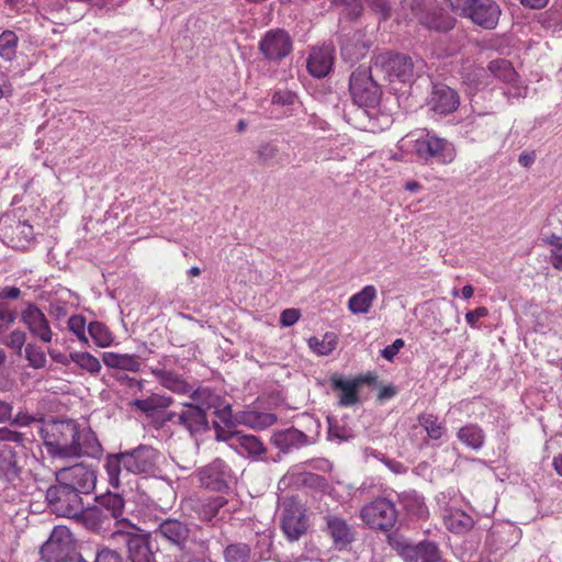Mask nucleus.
Returning <instances> with one entry per match:
<instances>
[{"mask_svg":"<svg viewBox=\"0 0 562 562\" xmlns=\"http://www.w3.org/2000/svg\"><path fill=\"white\" fill-rule=\"evenodd\" d=\"M47 453L55 459L79 458V425L72 419L44 422L40 428Z\"/></svg>","mask_w":562,"mask_h":562,"instance_id":"obj_1","label":"nucleus"},{"mask_svg":"<svg viewBox=\"0 0 562 562\" xmlns=\"http://www.w3.org/2000/svg\"><path fill=\"white\" fill-rule=\"evenodd\" d=\"M155 537L176 547L181 553H190L196 549L198 553H206L210 548L207 539L192 537L190 525L177 518L161 519L154 531Z\"/></svg>","mask_w":562,"mask_h":562,"instance_id":"obj_2","label":"nucleus"},{"mask_svg":"<svg viewBox=\"0 0 562 562\" xmlns=\"http://www.w3.org/2000/svg\"><path fill=\"white\" fill-rule=\"evenodd\" d=\"M359 516L368 528L389 532L396 526L398 510L392 501L378 496L361 507Z\"/></svg>","mask_w":562,"mask_h":562,"instance_id":"obj_3","label":"nucleus"},{"mask_svg":"<svg viewBox=\"0 0 562 562\" xmlns=\"http://www.w3.org/2000/svg\"><path fill=\"white\" fill-rule=\"evenodd\" d=\"M422 64V60H414L409 55L385 52L376 56L374 68L381 70L391 82H411Z\"/></svg>","mask_w":562,"mask_h":562,"instance_id":"obj_4","label":"nucleus"},{"mask_svg":"<svg viewBox=\"0 0 562 562\" xmlns=\"http://www.w3.org/2000/svg\"><path fill=\"white\" fill-rule=\"evenodd\" d=\"M45 498L50 512L59 517L78 518L85 509L82 496L56 481L47 488Z\"/></svg>","mask_w":562,"mask_h":562,"instance_id":"obj_5","label":"nucleus"},{"mask_svg":"<svg viewBox=\"0 0 562 562\" xmlns=\"http://www.w3.org/2000/svg\"><path fill=\"white\" fill-rule=\"evenodd\" d=\"M280 527L289 541H297L308 528L306 510L297 497H284L280 503Z\"/></svg>","mask_w":562,"mask_h":562,"instance_id":"obj_6","label":"nucleus"},{"mask_svg":"<svg viewBox=\"0 0 562 562\" xmlns=\"http://www.w3.org/2000/svg\"><path fill=\"white\" fill-rule=\"evenodd\" d=\"M161 422H170L172 425L187 430L191 436L209 429L207 414L188 402L182 403L179 411L165 413Z\"/></svg>","mask_w":562,"mask_h":562,"instance_id":"obj_7","label":"nucleus"},{"mask_svg":"<svg viewBox=\"0 0 562 562\" xmlns=\"http://www.w3.org/2000/svg\"><path fill=\"white\" fill-rule=\"evenodd\" d=\"M349 90L353 101L360 106H373L380 101V87L368 68H358L351 74Z\"/></svg>","mask_w":562,"mask_h":562,"instance_id":"obj_8","label":"nucleus"},{"mask_svg":"<svg viewBox=\"0 0 562 562\" xmlns=\"http://www.w3.org/2000/svg\"><path fill=\"white\" fill-rule=\"evenodd\" d=\"M55 481L81 496L90 494L94 490L97 475L92 468L78 463L56 471Z\"/></svg>","mask_w":562,"mask_h":562,"instance_id":"obj_9","label":"nucleus"},{"mask_svg":"<svg viewBox=\"0 0 562 562\" xmlns=\"http://www.w3.org/2000/svg\"><path fill=\"white\" fill-rule=\"evenodd\" d=\"M72 552H75L72 533L65 526H56L40 548L41 560L44 562H58Z\"/></svg>","mask_w":562,"mask_h":562,"instance_id":"obj_10","label":"nucleus"},{"mask_svg":"<svg viewBox=\"0 0 562 562\" xmlns=\"http://www.w3.org/2000/svg\"><path fill=\"white\" fill-rule=\"evenodd\" d=\"M196 477L202 487L224 493L229 490L233 474L227 463L221 459H215L211 463L200 468L196 471Z\"/></svg>","mask_w":562,"mask_h":562,"instance_id":"obj_11","label":"nucleus"},{"mask_svg":"<svg viewBox=\"0 0 562 562\" xmlns=\"http://www.w3.org/2000/svg\"><path fill=\"white\" fill-rule=\"evenodd\" d=\"M459 15L485 30H493L498 23L501 8L494 0H468Z\"/></svg>","mask_w":562,"mask_h":562,"instance_id":"obj_12","label":"nucleus"},{"mask_svg":"<svg viewBox=\"0 0 562 562\" xmlns=\"http://www.w3.org/2000/svg\"><path fill=\"white\" fill-rule=\"evenodd\" d=\"M0 238L12 248H25L33 238V227L26 222L1 217Z\"/></svg>","mask_w":562,"mask_h":562,"instance_id":"obj_13","label":"nucleus"},{"mask_svg":"<svg viewBox=\"0 0 562 562\" xmlns=\"http://www.w3.org/2000/svg\"><path fill=\"white\" fill-rule=\"evenodd\" d=\"M124 452L126 459L124 465H126L127 462V468H130L132 474L150 475L157 471L158 451L153 447L140 445L135 449Z\"/></svg>","mask_w":562,"mask_h":562,"instance_id":"obj_14","label":"nucleus"},{"mask_svg":"<svg viewBox=\"0 0 562 562\" xmlns=\"http://www.w3.org/2000/svg\"><path fill=\"white\" fill-rule=\"evenodd\" d=\"M259 49L266 58L280 60L291 53L292 40L284 30H270L260 41Z\"/></svg>","mask_w":562,"mask_h":562,"instance_id":"obj_15","label":"nucleus"},{"mask_svg":"<svg viewBox=\"0 0 562 562\" xmlns=\"http://www.w3.org/2000/svg\"><path fill=\"white\" fill-rule=\"evenodd\" d=\"M138 530H116L115 535L122 537L127 548L130 562H157L150 543Z\"/></svg>","mask_w":562,"mask_h":562,"instance_id":"obj_16","label":"nucleus"},{"mask_svg":"<svg viewBox=\"0 0 562 562\" xmlns=\"http://www.w3.org/2000/svg\"><path fill=\"white\" fill-rule=\"evenodd\" d=\"M21 321L26 326L31 335L43 342H50L53 330L49 322L42 310L34 303H27L21 313Z\"/></svg>","mask_w":562,"mask_h":562,"instance_id":"obj_17","label":"nucleus"},{"mask_svg":"<svg viewBox=\"0 0 562 562\" xmlns=\"http://www.w3.org/2000/svg\"><path fill=\"white\" fill-rule=\"evenodd\" d=\"M449 143L445 138H440L429 133L425 137L418 138L414 145V151L419 159L428 162L436 160L437 162H447L446 151Z\"/></svg>","mask_w":562,"mask_h":562,"instance_id":"obj_18","label":"nucleus"},{"mask_svg":"<svg viewBox=\"0 0 562 562\" xmlns=\"http://www.w3.org/2000/svg\"><path fill=\"white\" fill-rule=\"evenodd\" d=\"M429 109L439 114H448L457 110L459 105L458 93L443 83H436L428 98Z\"/></svg>","mask_w":562,"mask_h":562,"instance_id":"obj_19","label":"nucleus"},{"mask_svg":"<svg viewBox=\"0 0 562 562\" xmlns=\"http://www.w3.org/2000/svg\"><path fill=\"white\" fill-rule=\"evenodd\" d=\"M97 504L116 521V525L122 528L121 530H138L128 519L123 518L125 501L121 494L108 492L97 497Z\"/></svg>","mask_w":562,"mask_h":562,"instance_id":"obj_20","label":"nucleus"},{"mask_svg":"<svg viewBox=\"0 0 562 562\" xmlns=\"http://www.w3.org/2000/svg\"><path fill=\"white\" fill-rule=\"evenodd\" d=\"M370 48V42L366 40L364 33L355 31L346 34L341 41L340 53L345 61L353 65L366 57Z\"/></svg>","mask_w":562,"mask_h":562,"instance_id":"obj_21","label":"nucleus"},{"mask_svg":"<svg viewBox=\"0 0 562 562\" xmlns=\"http://www.w3.org/2000/svg\"><path fill=\"white\" fill-rule=\"evenodd\" d=\"M334 65V48L331 46L313 47L307 58L308 72L316 78L329 74Z\"/></svg>","mask_w":562,"mask_h":562,"instance_id":"obj_22","label":"nucleus"},{"mask_svg":"<svg viewBox=\"0 0 562 562\" xmlns=\"http://www.w3.org/2000/svg\"><path fill=\"white\" fill-rule=\"evenodd\" d=\"M125 452L108 454L104 461V470L108 474V482L113 488H119L132 474L127 464L124 465Z\"/></svg>","mask_w":562,"mask_h":562,"instance_id":"obj_23","label":"nucleus"},{"mask_svg":"<svg viewBox=\"0 0 562 562\" xmlns=\"http://www.w3.org/2000/svg\"><path fill=\"white\" fill-rule=\"evenodd\" d=\"M189 502L198 518L213 526L220 510L227 504V499L223 496L191 498Z\"/></svg>","mask_w":562,"mask_h":562,"instance_id":"obj_24","label":"nucleus"},{"mask_svg":"<svg viewBox=\"0 0 562 562\" xmlns=\"http://www.w3.org/2000/svg\"><path fill=\"white\" fill-rule=\"evenodd\" d=\"M330 384L333 390L340 392L338 401L340 406H352L360 402L359 385L355 379L348 380L339 374H334L330 376Z\"/></svg>","mask_w":562,"mask_h":562,"instance_id":"obj_25","label":"nucleus"},{"mask_svg":"<svg viewBox=\"0 0 562 562\" xmlns=\"http://www.w3.org/2000/svg\"><path fill=\"white\" fill-rule=\"evenodd\" d=\"M418 20L425 27L437 32H448L456 24V20L452 16L437 8H431L420 13Z\"/></svg>","mask_w":562,"mask_h":562,"instance_id":"obj_26","label":"nucleus"},{"mask_svg":"<svg viewBox=\"0 0 562 562\" xmlns=\"http://www.w3.org/2000/svg\"><path fill=\"white\" fill-rule=\"evenodd\" d=\"M150 372L165 389H168L173 393L189 394L192 391V385H190L186 379L177 372L158 367L151 368Z\"/></svg>","mask_w":562,"mask_h":562,"instance_id":"obj_27","label":"nucleus"},{"mask_svg":"<svg viewBox=\"0 0 562 562\" xmlns=\"http://www.w3.org/2000/svg\"><path fill=\"white\" fill-rule=\"evenodd\" d=\"M325 521L327 531L336 546L346 547L353 541L352 528L344 518L326 515Z\"/></svg>","mask_w":562,"mask_h":562,"instance_id":"obj_28","label":"nucleus"},{"mask_svg":"<svg viewBox=\"0 0 562 562\" xmlns=\"http://www.w3.org/2000/svg\"><path fill=\"white\" fill-rule=\"evenodd\" d=\"M271 442L280 449V451L286 453L292 448H299L307 442V436L294 428H288L284 430L274 431L271 437Z\"/></svg>","mask_w":562,"mask_h":562,"instance_id":"obj_29","label":"nucleus"},{"mask_svg":"<svg viewBox=\"0 0 562 562\" xmlns=\"http://www.w3.org/2000/svg\"><path fill=\"white\" fill-rule=\"evenodd\" d=\"M241 425L256 430H263L277 423L278 417L273 413H262L257 411L241 412L236 417Z\"/></svg>","mask_w":562,"mask_h":562,"instance_id":"obj_30","label":"nucleus"},{"mask_svg":"<svg viewBox=\"0 0 562 562\" xmlns=\"http://www.w3.org/2000/svg\"><path fill=\"white\" fill-rule=\"evenodd\" d=\"M102 360L106 367L112 369L131 372H138L140 370V362L134 355L104 352L102 355Z\"/></svg>","mask_w":562,"mask_h":562,"instance_id":"obj_31","label":"nucleus"},{"mask_svg":"<svg viewBox=\"0 0 562 562\" xmlns=\"http://www.w3.org/2000/svg\"><path fill=\"white\" fill-rule=\"evenodd\" d=\"M21 469L18 465L16 453L4 447L0 450V480L11 483L20 475Z\"/></svg>","mask_w":562,"mask_h":562,"instance_id":"obj_32","label":"nucleus"},{"mask_svg":"<svg viewBox=\"0 0 562 562\" xmlns=\"http://www.w3.org/2000/svg\"><path fill=\"white\" fill-rule=\"evenodd\" d=\"M375 297L376 289L373 285H366L349 299L348 308L353 314H367Z\"/></svg>","mask_w":562,"mask_h":562,"instance_id":"obj_33","label":"nucleus"},{"mask_svg":"<svg viewBox=\"0 0 562 562\" xmlns=\"http://www.w3.org/2000/svg\"><path fill=\"white\" fill-rule=\"evenodd\" d=\"M173 403L172 397L165 396L160 394H151L147 398L135 400L132 405L136 407L142 413L147 416H153V414L162 408L169 407Z\"/></svg>","mask_w":562,"mask_h":562,"instance_id":"obj_34","label":"nucleus"},{"mask_svg":"<svg viewBox=\"0 0 562 562\" xmlns=\"http://www.w3.org/2000/svg\"><path fill=\"white\" fill-rule=\"evenodd\" d=\"M77 445L80 448L79 458L82 456L95 458L102 451L101 443L91 429H79V438L77 440Z\"/></svg>","mask_w":562,"mask_h":562,"instance_id":"obj_35","label":"nucleus"},{"mask_svg":"<svg viewBox=\"0 0 562 562\" xmlns=\"http://www.w3.org/2000/svg\"><path fill=\"white\" fill-rule=\"evenodd\" d=\"M389 543L405 562H418L420 560L419 542L417 544H413L403 537H389Z\"/></svg>","mask_w":562,"mask_h":562,"instance_id":"obj_36","label":"nucleus"},{"mask_svg":"<svg viewBox=\"0 0 562 562\" xmlns=\"http://www.w3.org/2000/svg\"><path fill=\"white\" fill-rule=\"evenodd\" d=\"M458 438L468 447L477 450L482 448L485 435L477 425L469 424L459 429Z\"/></svg>","mask_w":562,"mask_h":562,"instance_id":"obj_37","label":"nucleus"},{"mask_svg":"<svg viewBox=\"0 0 562 562\" xmlns=\"http://www.w3.org/2000/svg\"><path fill=\"white\" fill-rule=\"evenodd\" d=\"M235 439L244 451L251 458H260L266 454L267 448L262 441L254 435L236 434Z\"/></svg>","mask_w":562,"mask_h":562,"instance_id":"obj_38","label":"nucleus"},{"mask_svg":"<svg viewBox=\"0 0 562 562\" xmlns=\"http://www.w3.org/2000/svg\"><path fill=\"white\" fill-rule=\"evenodd\" d=\"M190 398L192 402H188L189 404L196 405L200 407L204 413L207 412V409L212 407H216L218 396L215 395L210 389L207 387H198L193 389L189 393Z\"/></svg>","mask_w":562,"mask_h":562,"instance_id":"obj_39","label":"nucleus"},{"mask_svg":"<svg viewBox=\"0 0 562 562\" xmlns=\"http://www.w3.org/2000/svg\"><path fill=\"white\" fill-rule=\"evenodd\" d=\"M223 558L225 562H250L251 548L243 542L231 543L225 547Z\"/></svg>","mask_w":562,"mask_h":562,"instance_id":"obj_40","label":"nucleus"},{"mask_svg":"<svg viewBox=\"0 0 562 562\" xmlns=\"http://www.w3.org/2000/svg\"><path fill=\"white\" fill-rule=\"evenodd\" d=\"M446 526L449 530L461 533L469 531L473 527V519L464 512H456L446 517Z\"/></svg>","mask_w":562,"mask_h":562,"instance_id":"obj_41","label":"nucleus"},{"mask_svg":"<svg viewBox=\"0 0 562 562\" xmlns=\"http://www.w3.org/2000/svg\"><path fill=\"white\" fill-rule=\"evenodd\" d=\"M337 346V336L334 333H326L322 339L311 337L308 339V347L321 356L329 355Z\"/></svg>","mask_w":562,"mask_h":562,"instance_id":"obj_42","label":"nucleus"},{"mask_svg":"<svg viewBox=\"0 0 562 562\" xmlns=\"http://www.w3.org/2000/svg\"><path fill=\"white\" fill-rule=\"evenodd\" d=\"M487 68L495 77L504 82H513L517 77V72L512 64L506 59L492 60Z\"/></svg>","mask_w":562,"mask_h":562,"instance_id":"obj_43","label":"nucleus"},{"mask_svg":"<svg viewBox=\"0 0 562 562\" xmlns=\"http://www.w3.org/2000/svg\"><path fill=\"white\" fill-rule=\"evenodd\" d=\"M88 331L98 347H108L112 344L113 337L109 328L100 322H91Z\"/></svg>","mask_w":562,"mask_h":562,"instance_id":"obj_44","label":"nucleus"},{"mask_svg":"<svg viewBox=\"0 0 562 562\" xmlns=\"http://www.w3.org/2000/svg\"><path fill=\"white\" fill-rule=\"evenodd\" d=\"M19 38L12 31L0 34V56L5 60H12L16 54Z\"/></svg>","mask_w":562,"mask_h":562,"instance_id":"obj_45","label":"nucleus"},{"mask_svg":"<svg viewBox=\"0 0 562 562\" xmlns=\"http://www.w3.org/2000/svg\"><path fill=\"white\" fill-rule=\"evenodd\" d=\"M70 359L82 370L91 374H98L101 370L99 359L89 352H71Z\"/></svg>","mask_w":562,"mask_h":562,"instance_id":"obj_46","label":"nucleus"},{"mask_svg":"<svg viewBox=\"0 0 562 562\" xmlns=\"http://www.w3.org/2000/svg\"><path fill=\"white\" fill-rule=\"evenodd\" d=\"M328 436L339 441H347L355 437V431L346 422L328 418Z\"/></svg>","mask_w":562,"mask_h":562,"instance_id":"obj_47","label":"nucleus"},{"mask_svg":"<svg viewBox=\"0 0 562 562\" xmlns=\"http://www.w3.org/2000/svg\"><path fill=\"white\" fill-rule=\"evenodd\" d=\"M83 514L85 522L93 529H100L111 518L110 515L103 509L99 508V505L87 509Z\"/></svg>","mask_w":562,"mask_h":562,"instance_id":"obj_48","label":"nucleus"},{"mask_svg":"<svg viewBox=\"0 0 562 562\" xmlns=\"http://www.w3.org/2000/svg\"><path fill=\"white\" fill-rule=\"evenodd\" d=\"M420 426L424 427L427 435L431 439H439L443 434V427L438 422V417L432 414H422L418 416Z\"/></svg>","mask_w":562,"mask_h":562,"instance_id":"obj_49","label":"nucleus"},{"mask_svg":"<svg viewBox=\"0 0 562 562\" xmlns=\"http://www.w3.org/2000/svg\"><path fill=\"white\" fill-rule=\"evenodd\" d=\"M401 501L405 510L411 515L422 517L426 513L423 499L415 493L402 495Z\"/></svg>","mask_w":562,"mask_h":562,"instance_id":"obj_50","label":"nucleus"},{"mask_svg":"<svg viewBox=\"0 0 562 562\" xmlns=\"http://www.w3.org/2000/svg\"><path fill=\"white\" fill-rule=\"evenodd\" d=\"M419 554L422 562H446L438 546L432 541H420Z\"/></svg>","mask_w":562,"mask_h":562,"instance_id":"obj_51","label":"nucleus"},{"mask_svg":"<svg viewBox=\"0 0 562 562\" xmlns=\"http://www.w3.org/2000/svg\"><path fill=\"white\" fill-rule=\"evenodd\" d=\"M25 357L29 364L34 369H42L46 366V355L38 346L27 344L25 347Z\"/></svg>","mask_w":562,"mask_h":562,"instance_id":"obj_52","label":"nucleus"},{"mask_svg":"<svg viewBox=\"0 0 562 562\" xmlns=\"http://www.w3.org/2000/svg\"><path fill=\"white\" fill-rule=\"evenodd\" d=\"M68 329L74 333L77 338L88 345V337L86 335V318L82 315H72L68 319Z\"/></svg>","mask_w":562,"mask_h":562,"instance_id":"obj_53","label":"nucleus"},{"mask_svg":"<svg viewBox=\"0 0 562 562\" xmlns=\"http://www.w3.org/2000/svg\"><path fill=\"white\" fill-rule=\"evenodd\" d=\"M333 3L338 8L347 10L350 19H357L362 12L360 0H334Z\"/></svg>","mask_w":562,"mask_h":562,"instance_id":"obj_54","label":"nucleus"},{"mask_svg":"<svg viewBox=\"0 0 562 562\" xmlns=\"http://www.w3.org/2000/svg\"><path fill=\"white\" fill-rule=\"evenodd\" d=\"M279 149L277 146L272 145L271 143H262L258 146V149L256 151L257 157L261 164H267L276 156L278 155Z\"/></svg>","mask_w":562,"mask_h":562,"instance_id":"obj_55","label":"nucleus"},{"mask_svg":"<svg viewBox=\"0 0 562 562\" xmlns=\"http://www.w3.org/2000/svg\"><path fill=\"white\" fill-rule=\"evenodd\" d=\"M25 341L26 334L20 329H15L9 335V337L4 341V345L11 349L16 350V352L21 355Z\"/></svg>","mask_w":562,"mask_h":562,"instance_id":"obj_56","label":"nucleus"},{"mask_svg":"<svg viewBox=\"0 0 562 562\" xmlns=\"http://www.w3.org/2000/svg\"><path fill=\"white\" fill-rule=\"evenodd\" d=\"M367 3L374 12L380 13L383 20L391 15V5L389 0H361Z\"/></svg>","mask_w":562,"mask_h":562,"instance_id":"obj_57","label":"nucleus"},{"mask_svg":"<svg viewBox=\"0 0 562 562\" xmlns=\"http://www.w3.org/2000/svg\"><path fill=\"white\" fill-rule=\"evenodd\" d=\"M295 100L296 94L291 91H277L272 95V103L279 105H291Z\"/></svg>","mask_w":562,"mask_h":562,"instance_id":"obj_58","label":"nucleus"},{"mask_svg":"<svg viewBox=\"0 0 562 562\" xmlns=\"http://www.w3.org/2000/svg\"><path fill=\"white\" fill-rule=\"evenodd\" d=\"M25 437L22 432L11 430L7 427L0 428V441L23 443Z\"/></svg>","mask_w":562,"mask_h":562,"instance_id":"obj_59","label":"nucleus"},{"mask_svg":"<svg viewBox=\"0 0 562 562\" xmlns=\"http://www.w3.org/2000/svg\"><path fill=\"white\" fill-rule=\"evenodd\" d=\"M301 316V313L296 308H286L281 313L280 323L284 327L294 325Z\"/></svg>","mask_w":562,"mask_h":562,"instance_id":"obj_60","label":"nucleus"},{"mask_svg":"<svg viewBox=\"0 0 562 562\" xmlns=\"http://www.w3.org/2000/svg\"><path fill=\"white\" fill-rule=\"evenodd\" d=\"M95 562H124L120 553L114 550L103 549L98 552Z\"/></svg>","mask_w":562,"mask_h":562,"instance_id":"obj_61","label":"nucleus"},{"mask_svg":"<svg viewBox=\"0 0 562 562\" xmlns=\"http://www.w3.org/2000/svg\"><path fill=\"white\" fill-rule=\"evenodd\" d=\"M488 315V310L485 306H480L473 311H470L465 314L467 323L474 327L480 318L486 317Z\"/></svg>","mask_w":562,"mask_h":562,"instance_id":"obj_62","label":"nucleus"},{"mask_svg":"<svg viewBox=\"0 0 562 562\" xmlns=\"http://www.w3.org/2000/svg\"><path fill=\"white\" fill-rule=\"evenodd\" d=\"M404 346L403 339L398 338L395 339L392 345L386 346L382 351L381 355L383 358L387 360H392L394 356L400 351V349Z\"/></svg>","mask_w":562,"mask_h":562,"instance_id":"obj_63","label":"nucleus"},{"mask_svg":"<svg viewBox=\"0 0 562 562\" xmlns=\"http://www.w3.org/2000/svg\"><path fill=\"white\" fill-rule=\"evenodd\" d=\"M200 553L196 552V549H194L192 552L190 553H181L177 561L176 562H211V561H206L205 559H201L199 558Z\"/></svg>","mask_w":562,"mask_h":562,"instance_id":"obj_64","label":"nucleus"}]
</instances>
